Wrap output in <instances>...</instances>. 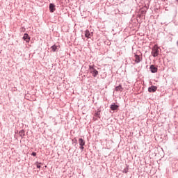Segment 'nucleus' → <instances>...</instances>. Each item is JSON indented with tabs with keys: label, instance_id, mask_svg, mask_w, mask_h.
I'll use <instances>...</instances> for the list:
<instances>
[{
	"label": "nucleus",
	"instance_id": "obj_11",
	"mask_svg": "<svg viewBox=\"0 0 178 178\" xmlns=\"http://www.w3.org/2000/svg\"><path fill=\"white\" fill-rule=\"evenodd\" d=\"M115 91H116V92H118V91H120V92L123 91V88L122 87V85H120V86L115 87Z\"/></svg>",
	"mask_w": 178,
	"mask_h": 178
},
{
	"label": "nucleus",
	"instance_id": "obj_16",
	"mask_svg": "<svg viewBox=\"0 0 178 178\" xmlns=\"http://www.w3.org/2000/svg\"><path fill=\"white\" fill-rule=\"evenodd\" d=\"M127 172H129V170L127 169H124L123 170V173H127Z\"/></svg>",
	"mask_w": 178,
	"mask_h": 178
},
{
	"label": "nucleus",
	"instance_id": "obj_9",
	"mask_svg": "<svg viewBox=\"0 0 178 178\" xmlns=\"http://www.w3.org/2000/svg\"><path fill=\"white\" fill-rule=\"evenodd\" d=\"M135 62L136 63H140V62H141V58H140V56L135 55Z\"/></svg>",
	"mask_w": 178,
	"mask_h": 178
},
{
	"label": "nucleus",
	"instance_id": "obj_2",
	"mask_svg": "<svg viewBox=\"0 0 178 178\" xmlns=\"http://www.w3.org/2000/svg\"><path fill=\"white\" fill-rule=\"evenodd\" d=\"M89 70L90 72L93 74L94 77H97V76H98V72L97 71V70H95V68H94L92 65L89 66Z\"/></svg>",
	"mask_w": 178,
	"mask_h": 178
},
{
	"label": "nucleus",
	"instance_id": "obj_6",
	"mask_svg": "<svg viewBox=\"0 0 178 178\" xmlns=\"http://www.w3.org/2000/svg\"><path fill=\"white\" fill-rule=\"evenodd\" d=\"M150 70H151L152 73H156V72H158V68L156 67H155V65H152L150 66Z\"/></svg>",
	"mask_w": 178,
	"mask_h": 178
},
{
	"label": "nucleus",
	"instance_id": "obj_7",
	"mask_svg": "<svg viewBox=\"0 0 178 178\" xmlns=\"http://www.w3.org/2000/svg\"><path fill=\"white\" fill-rule=\"evenodd\" d=\"M23 40H24L26 42H30V38L29 37V34L25 33L23 36Z\"/></svg>",
	"mask_w": 178,
	"mask_h": 178
},
{
	"label": "nucleus",
	"instance_id": "obj_1",
	"mask_svg": "<svg viewBox=\"0 0 178 178\" xmlns=\"http://www.w3.org/2000/svg\"><path fill=\"white\" fill-rule=\"evenodd\" d=\"M152 56L156 57L158 55H159V49L158 48V46L155 45L152 51Z\"/></svg>",
	"mask_w": 178,
	"mask_h": 178
},
{
	"label": "nucleus",
	"instance_id": "obj_8",
	"mask_svg": "<svg viewBox=\"0 0 178 178\" xmlns=\"http://www.w3.org/2000/svg\"><path fill=\"white\" fill-rule=\"evenodd\" d=\"M149 92H155L156 91V86H152L148 88Z\"/></svg>",
	"mask_w": 178,
	"mask_h": 178
},
{
	"label": "nucleus",
	"instance_id": "obj_3",
	"mask_svg": "<svg viewBox=\"0 0 178 178\" xmlns=\"http://www.w3.org/2000/svg\"><path fill=\"white\" fill-rule=\"evenodd\" d=\"M79 144L81 146L80 149H84V145H86V142H84V140H83V138H79Z\"/></svg>",
	"mask_w": 178,
	"mask_h": 178
},
{
	"label": "nucleus",
	"instance_id": "obj_15",
	"mask_svg": "<svg viewBox=\"0 0 178 178\" xmlns=\"http://www.w3.org/2000/svg\"><path fill=\"white\" fill-rule=\"evenodd\" d=\"M99 115H101V113H99V111H98V112L95 113V116L99 117Z\"/></svg>",
	"mask_w": 178,
	"mask_h": 178
},
{
	"label": "nucleus",
	"instance_id": "obj_10",
	"mask_svg": "<svg viewBox=\"0 0 178 178\" xmlns=\"http://www.w3.org/2000/svg\"><path fill=\"white\" fill-rule=\"evenodd\" d=\"M110 108L111 111H117L118 108H119V106L116 104H111Z\"/></svg>",
	"mask_w": 178,
	"mask_h": 178
},
{
	"label": "nucleus",
	"instance_id": "obj_17",
	"mask_svg": "<svg viewBox=\"0 0 178 178\" xmlns=\"http://www.w3.org/2000/svg\"><path fill=\"white\" fill-rule=\"evenodd\" d=\"M31 155H33V156H37V153L33 152V153L31 154Z\"/></svg>",
	"mask_w": 178,
	"mask_h": 178
},
{
	"label": "nucleus",
	"instance_id": "obj_18",
	"mask_svg": "<svg viewBox=\"0 0 178 178\" xmlns=\"http://www.w3.org/2000/svg\"><path fill=\"white\" fill-rule=\"evenodd\" d=\"M95 120H97V118H95Z\"/></svg>",
	"mask_w": 178,
	"mask_h": 178
},
{
	"label": "nucleus",
	"instance_id": "obj_5",
	"mask_svg": "<svg viewBox=\"0 0 178 178\" xmlns=\"http://www.w3.org/2000/svg\"><path fill=\"white\" fill-rule=\"evenodd\" d=\"M56 10V8H55V4L54 3H50L49 4V10L51 13H54V12H55V10Z\"/></svg>",
	"mask_w": 178,
	"mask_h": 178
},
{
	"label": "nucleus",
	"instance_id": "obj_13",
	"mask_svg": "<svg viewBox=\"0 0 178 178\" xmlns=\"http://www.w3.org/2000/svg\"><path fill=\"white\" fill-rule=\"evenodd\" d=\"M51 48L53 52H55V51H56V49H58V47L56 45H54Z\"/></svg>",
	"mask_w": 178,
	"mask_h": 178
},
{
	"label": "nucleus",
	"instance_id": "obj_12",
	"mask_svg": "<svg viewBox=\"0 0 178 178\" xmlns=\"http://www.w3.org/2000/svg\"><path fill=\"white\" fill-rule=\"evenodd\" d=\"M19 135L20 136V137H22V138H23V137H24L25 136L24 130H21L19 132Z\"/></svg>",
	"mask_w": 178,
	"mask_h": 178
},
{
	"label": "nucleus",
	"instance_id": "obj_14",
	"mask_svg": "<svg viewBox=\"0 0 178 178\" xmlns=\"http://www.w3.org/2000/svg\"><path fill=\"white\" fill-rule=\"evenodd\" d=\"M35 165H36L38 169H40V168H41V163L37 162V163H35Z\"/></svg>",
	"mask_w": 178,
	"mask_h": 178
},
{
	"label": "nucleus",
	"instance_id": "obj_4",
	"mask_svg": "<svg viewBox=\"0 0 178 178\" xmlns=\"http://www.w3.org/2000/svg\"><path fill=\"white\" fill-rule=\"evenodd\" d=\"M93 33L92 32L90 33V31L86 30L85 31V36L86 37V38H91V37H92Z\"/></svg>",
	"mask_w": 178,
	"mask_h": 178
}]
</instances>
